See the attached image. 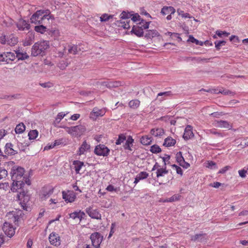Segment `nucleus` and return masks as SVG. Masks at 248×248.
<instances>
[{
  "instance_id": "obj_1",
  "label": "nucleus",
  "mask_w": 248,
  "mask_h": 248,
  "mask_svg": "<svg viewBox=\"0 0 248 248\" xmlns=\"http://www.w3.org/2000/svg\"><path fill=\"white\" fill-rule=\"evenodd\" d=\"M54 17L50 15L49 10H38L31 17V22L35 24H49V19L53 20Z\"/></svg>"
},
{
  "instance_id": "obj_2",
  "label": "nucleus",
  "mask_w": 248,
  "mask_h": 248,
  "mask_svg": "<svg viewBox=\"0 0 248 248\" xmlns=\"http://www.w3.org/2000/svg\"><path fill=\"white\" fill-rule=\"evenodd\" d=\"M49 46V42L47 41H41L35 43L31 48V56L36 57L39 55H43Z\"/></svg>"
},
{
  "instance_id": "obj_3",
  "label": "nucleus",
  "mask_w": 248,
  "mask_h": 248,
  "mask_svg": "<svg viewBox=\"0 0 248 248\" xmlns=\"http://www.w3.org/2000/svg\"><path fill=\"white\" fill-rule=\"evenodd\" d=\"M23 216L24 214L21 210L15 209V210L8 213L6 217L10 220V222H13L16 225H18L21 219H23Z\"/></svg>"
},
{
  "instance_id": "obj_4",
  "label": "nucleus",
  "mask_w": 248,
  "mask_h": 248,
  "mask_svg": "<svg viewBox=\"0 0 248 248\" xmlns=\"http://www.w3.org/2000/svg\"><path fill=\"white\" fill-rule=\"evenodd\" d=\"M63 127L67 133L74 136L80 135L85 130V127L81 125L71 127L63 126Z\"/></svg>"
},
{
  "instance_id": "obj_5",
  "label": "nucleus",
  "mask_w": 248,
  "mask_h": 248,
  "mask_svg": "<svg viewBox=\"0 0 248 248\" xmlns=\"http://www.w3.org/2000/svg\"><path fill=\"white\" fill-rule=\"evenodd\" d=\"M19 193L17 195V198L20 201V204L24 210L28 211L29 207L27 206V203L30 200L29 195L27 194V192L25 191H20Z\"/></svg>"
},
{
  "instance_id": "obj_6",
  "label": "nucleus",
  "mask_w": 248,
  "mask_h": 248,
  "mask_svg": "<svg viewBox=\"0 0 248 248\" xmlns=\"http://www.w3.org/2000/svg\"><path fill=\"white\" fill-rule=\"evenodd\" d=\"M24 171V168L16 166H14L12 169L11 172V179L13 181L15 182V181L17 180H22Z\"/></svg>"
},
{
  "instance_id": "obj_7",
  "label": "nucleus",
  "mask_w": 248,
  "mask_h": 248,
  "mask_svg": "<svg viewBox=\"0 0 248 248\" xmlns=\"http://www.w3.org/2000/svg\"><path fill=\"white\" fill-rule=\"evenodd\" d=\"M90 238L92 241V246L95 248H99L102 241L103 236L98 232H94L91 235Z\"/></svg>"
},
{
  "instance_id": "obj_8",
  "label": "nucleus",
  "mask_w": 248,
  "mask_h": 248,
  "mask_svg": "<svg viewBox=\"0 0 248 248\" xmlns=\"http://www.w3.org/2000/svg\"><path fill=\"white\" fill-rule=\"evenodd\" d=\"M109 153V149L104 144L97 145L94 149V153L100 156H106Z\"/></svg>"
},
{
  "instance_id": "obj_9",
  "label": "nucleus",
  "mask_w": 248,
  "mask_h": 248,
  "mask_svg": "<svg viewBox=\"0 0 248 248\" xmlns=\"http://www.w3.org/2000/svg\"><path fill=\"white\" fill-rule=\"evenodd\" d=\"M2 230L5 234L8 237H12L15 233V229L12 224L8 222H5L2 227Z\"/></svg>"
},
{
  "instance_id": "obj_10",
  "label": "nucleus",
  "mask_w": 248,
  "mask_h": 248,
  "mask_svg": "<svg viewBox=\"0 0 248 248\" xmlns=\"http://www.w3.org/2000/svg\"><path fill=\"white\" fill-rule=\"evenodd\" d=\"M16 26L18 30L21 31L29 30L31 28L29 22L23 19H20L16 23Z\"/></svg>"
},
{
  "instance_id": "obj_11",
  "label": "nucleus",
  "mask_w": 248,
  "mask_h": 248,
  "mask_svg": "<svg viewBox=\"0 0 248 248\" xmlns=\"http://www.w3.org/2000/svg\"><path fill=\"white\" fill-rule=\"evenodd\" d=\"M24 178H23L22 180H17L16 181H15V182L13 181L11 189V190L14 192L17 191V189H20V191H24L23 189L24 186Z\"/></svg>"
},
{
  "instance_id": "obj_12",
  "label": "nucleus",
  "mask_w": 248,
  "mask_h": 248,
  "mask_svg": "<svg viewBox=\"0 0 248 248\" xmlns=\"http://www.w3.org/2000/svg\"><path fill=\"white\" fill-rule=\"evenodd\" d=\"M213 124L215 126L221 128H227L230 129L232 128V124L226 121L216 120L214 122Z\"/></svg>"
},
{
  "instance_id": "obj_13",
  "label": "nucleus",
  "mask_w": 248,
  "mask_h": 248,
  "mask_svg": "<svg viewBox=\"0 0 248 248\" xmlns=\"http://www.w3.org/2000/svg\"><path fill=\"white\" fill-rule=\"evenodd\" d=\"M86 212L92 218L96 219H101V215L97 209H94L93 208L89 207L86 209Z\"/></svg>"
},
{
  "instance_id": "obj_14",
  "label": "nucleus",
  "mask_w": 248,
  "mask_h": 248,
  "mask_svg": "<svg viewBox=\"0 0 248 248\" xmlns=\"http://www.w3.org/2000/svg\"><path fill=\"white\" fill-rule=\"evenodd\" d=\"M105 112L104 109H98L97 108H94L90 113V117L93 119H96L98 117L104 116Z\"/></svg>"
},
{
  "instance_id": "obj_15",
  "label": "nucleus",
  "mask_w": 248,
  "mask_h": 248,
  "mask_svg": "<svg viewBox=\"0 0 248 248\" xmlns=\"http://www.w3.org/2000/svg\"><path fill=\"white\" fill-rule=\"evenodd\" d=\"M85 216V213L83 212H74L69 214L70 218H71L76 220L78 223H80L81 220Z\"/></svg>"
},
{
  "instance_id": "obj_16",
  "label": "nucleus",
  "mask_w": 248,
  "mask_h": 248,
  "mask_svg": "<svg viewBox=\"0 0 248 248\" xmlns=\"http://www.w3.org/2000/svg\"><path fill=\"white\" fill-rule=\"evenodd\" d=\"M176 158L177 162L183 168L186 169L189 167V164L185 161V159L182 156V154L181 152H179L176 154Z\"/></svg>"
},
{
  "instance_id": "obj_17",
  "label": "nucleus",
  "mask_w": 248,
  "mask_h": 248,
  "mask_svg": "<svg viewBox=\"0 0 248 248\" xmlns=\"http://www.w3.org/2000/svg\"><path fill=\"white\" fill-rule=\"evenodd\" d=\"M62 198L65 202H72L74 201L76 196L73 192L69 191L67 192L62 191Z\"/></svg>"
},
{
  "instance_id": "obj_18",
  "label": "nucleus",
  "mask_w": 248,
  "mask_h": 248,
  "mask_svg": "<svg viewBox=\"0 0 248 248\" xmlns=\"http://www.w3.org/2000/svg\"><path fill=\"white\" fill-rule=\"evenodd\" d=\"M49 241L51 244L55 246L60 245V237L56 233L52 232L49 236Z\"/></svg>"
},
{
  "instance_id": "obj_19",
  "label": "nucleus",
  "mask_w": 248,
  "mask_h": 248,
  "mask_svg": "<svg viewBox=\"0 0 248 248\" xmlns=\"http://www.w3.org/2000/svg\"><path fill=\"white\" fill-rule=\"evenodd\" d=\"M18 42V38L14 34H11L7 37V44L10 46H14Z\"/></svg>"
},
{
  "instance_id": "obj_20",
  "label": "nucleus",
  "mask_w": 248,
  "mask_h": 248,
  "mask_svg": "<svg viewBox=\"0 0 248 248\" xmlns=\"http://www.w3.org/2000/svg\"><path fill=\"white\" fill-rule=\"evenodd\" d=\"M194 134L192 130V126L188 125L185 128V132L183 135V138L185 140H188L193 137Z\"/></svg>"
},
{
  "instance_id": "obj_21",
  "label": "nucleus",
  "mask_w": 248,
  "mask_h": 248,
  "mask_svg": "<svg viewBox=\"0 0 248 248\" xmlns=\"http://www.w3.org/2000/svg\"><path fill=\"white\" fill-rule=\"evenodd\" d=\"M13 145L11 143H7L6 144L5 146L4 153L6 155H15L16 152L13 148Z\"/></svg>"
},
{
  "instance_id": "obj_22",
  "label": "nucleus",
  "mask_w": 248,
  "mask_h": 248,
  "mask_svg": "<svg viewBox=\"0 0 248 248\" xmlns=\"http://www.w3.org/2000/svg\"><path fill=\"white\" fill-rule=\"evenodd\" d=\"M206 234L199 233L191 236V240L193 241L203 242L206 240Z\"/></svg>"
},
{
  "instance_id": "obj_23",
  "label": "nucleus",
  "mask_w": 248,
  "mask_h": 248,
  "mask_svg": "<svg viewBox=\"0 0 248 248\" xmlns=\"http://www.w3.org/2000/svg\"><path fill=\"white\" fill-rule=\"evenodd\" d=\"M67 52L66 51L67 54H73L76 55L80 50L78 47L74 45H68L67 46Z\"/></svg>"
},
{
  "instance_id": "obj_24",
  "label": "nucleus",
  "mask_w": 248,
  "mask_h": 248,
  "mask_svg": "<svg viewBox=\"0 0 248 248\" xmlns=\"http://www.w3.org/2000/svg\"><path fill=\"white\" fill-rule=\"evenodd\" d=\"M34 34L32 32H29L27 34V37L24 42V45L30 46L31 45L34 41Z\"/></svg>"
},
{
  "instance_id": "obj_25",
  "label": "nucleus",
  "mask_w": 248,
  "mask_h": 248,
  "mask_svg": "<svg viewBox=\"0 0 248 248\" xmlns=\"http://www.w3.org/2000/svg\"><path fill=\"white\" fill-rule=\"evenodd\" d=\"M131 32L134 33L138 37H142L144 35V32L143 31H142V27H140V26H133Z\"/></svg>"
},
{
  "instance_id": "obj_26",
  "label": "nucleus",
  "mask_w": 248,
  "mask_h": 248,
  "mask_svg": "<svg viewBox=\"0 0 248 248\" xmlns=\"http://www.w3.org/2000/svg\"><path fill=\"white\" fill-rule=\"evenodd\" d=\"M159 32L155 30H147L145 34V37L147 39H152L155 37L158 36Z\"/></svg>"
},
{
  "instance_id": "obj_27",
  "label": "nucleus",
  "mask_w": 248,
  "mask_h": 248,
  "mask_svg": "<svg viewBox=\"0 0 248 248\" xmlns=\"http://www.w3.org/2000/svg\"><path fill=\"white\" fill-rule=\"evenodd\" d=\"M175 12V9L171 6L164 7L161 9V13L163 15H172Z\"/></svg>"
},
{
  "instance_id": "obj_28",
  "label": "nucleus",
  "mask_w": 248,
  "mask_h": 248,
  "mask_svg": "<svg viewBox=\"0 0 248 248\" xmlns=\"http://www.w3.org/2000/svg\"><path fill=\"white\" fill-rule=\"evenodd\" d=\"M150 133L155 137H160L164 134V130L161 128H155L151 130Z\"/></svg>"
},
{
  "instance_id": "obj_29",
  "label": "nucleus",
  "mask_w": 248,
  "mask_h": 248,
  "mask_svg": "<svg viewBox=\"0 0 248 248\" xmlns=\"http://www.w3.org/2000/svg\"><path fill=\"white\" fill-rule=\"evenodd\" d=\"M125 142L124 145V149H127L129 150H131V147L133 145V142L134 141V140L133 139L131 136H129L126 140H125Z\"/></svg>"
},
{
  "instance_id": "obj_30",
  "label": "nucleus",
  "mask_w": 248,
  "mask_h": 248,
  "mask_svg": "<svg viewBox=\"0 0 248 248\" xmlns=\"http://www.w3.org/2000/svg\"><path fill=\"white\" fill-rule=\"evenodd\" d=\"M16 57L18 60H24L29 58V55L26 52H23L19 50L15 51Z\"/></svg>"
},
{
  "instance_id": "obj_31",
  "label": "nucleus",
  "mask_w": 248,
  "mask_h": 248,
  "mask_svg": "<svg viewBox=\"0 0 248 248\" xmlns=\"http://www.w3.org/2000/svg\"><path fill=\"white\" fill-rule=\"evenodd\" d=\"M73 164L74 165V169L77 173H79L82 166H84V163L78 160L73 161Z\"/></svg>"
},
{
  "instance_id": "obj_32",
  "label": "nucleus",
  "mask_w": 248,
  "mask_h": 248,
  "mask_svg": "<svg viewBox=\"0 0 248 248\" xmlns=\"http://www.w3.org/2000/svg\"><path fill=\"white\" fill-rule=\"evenodd\" d=\"M176 143V140L171 137L166 138L163 143V145L166 147H170L174 145Z\"/></svg>"
},
{
  "instance_id": "obj_33",
  "label": "nucleus",
  "mask_w": 248,
  "mask_h": 248,
  "mask_svg": "<svg viewBox=\"0 0 248 248\" xmlns=\"http://www.w3.org/2000/svg\"><path fill=\"white\" fill-rule=\"evenodd\" d=\"M90 148V145L84 141L79 149V155L83 154L84 152Z\"/></svg>"
},
{
  "instance_id": "obj_34",
  "label": "nucleus",
  "mask_w": 248,
  "mask_h": 248,
  "mask_svg": "<svg viewBox=\"0 0 248 248\" xmlns=\"http://www.w3.org/2000/svg\"><path fill=\"white\" fill-rule=\"evenodd\" d=\"M39 25L36 26L34 27V30L40 33H44L46 31V27L43 24H38Z\"/></svg>"
},
{
  "instance_id": "obj_35",
  "label": "nucleus",
  "mask_w": 248,
  "mask_h": 248,
  "mask_svg": "<svg viewBox=\"0 0 248 248\" xmlns=\"http://www.w3.org/2000/svg\"><path fill=\"white\" fill-rule=\"evenodd\" d=\"M15 132L16 134H20L25 130V126L23 123H20L15 128Z\"/></svg>"
},
{
  "instance_id": "obj_36",
  "label": "nucleus",
  "mask_w": 248,
  "mask_h": 248,
  "mask_svg": "<svg viewBox=\"0 0 248 248\" xmlns=\"http://www.w3.org/2000/svg\"><path fill=\"white\" fill-rule=\"evenodd\" d=\"M152 142L151 137H149L147 136H142L140 139V142L143 145H149Z\"/></svg>"
},
{
  "instance_id": "obj_37",
  "label": "nucleus",
  "mask_w": 248,
  "mask_h": 248,
  "mask_svg": "<svg viewBox=\"0 0 248 248\" xmlns=\"http://www.w3.org/2000/svg\"><path fill=\"white\" fill-rule=\"evenodd\" d=\"M105 83L106 86L109 88L117 87L121 85L119 81H108V82H105Z\"/></svg>"
},
{
  "instance_id": "obj_38",
  "label": "nucleus",
  "mask_w": 248,
  "mask_h": 248,
  "mask_svg": "<svg viewBox=\"0 0 248 248\" xmlns=\"http://www.w3.org/2000/svg\"><path fill=\"white\" fill-rule=\"evenodd\" d=\"M168 173V170L165 168H159L157 169L156 171V177L159 178V177L163 176L165 174Z\"/></svg>"
},
{
  "instance_id": "obj_39",
  "label": "nucleus",
  "mask_w": 248,
  "mask_h": 248,
  "mask_svg": "<svg viewBox=\"0 0 248 248\" xmlns=\"http://www.w3.org/2000/svg\"><path fill=\"white\" fill-rule=\"evenodd\" d=\"M5 55V57L6 58L7 63H9V61H14L16 57V55H15L14 53L11 52H7Z\"/></svg>"
},
{
  "instance_id": "obj_40",
  "label": "nucleus",
  "mask_w": 248,
  "mask_h": 248,
  "mask_svg": "<svg viewBox=\"0 0 248 248\" xmlns=\"http://www.w3.org/2000/svg\"><path fill=\"white\" fill-rule=\"evenodd\" d=\"M140 104V101L138 99L132 100L129 103V106L130 108H137Z\"/></svg>"
},
{
  "instance_id": "obj_41",
  "label": "nucleus",
  "mask_w": 248,
  "mask_h": 248,
  "mask_svg": "<svg viewBox=\"0 0 248 248\" xmlns=\"http://www.w3.org/2000/svg\"><path fill=\"white\" fill-rule=\"evenodd\" d=\"M151 22H147L143 19H141V21L139 23L140 27H142V31L146 30L149 28V24Z\"/></svg>"
},
{
  "instance_id": "obj_42",
  "label": "nucleus",
  "mask_w": 248,
  "mask_h": 248,
  "mask_svg": "<svg viewBox=\"0 0 248 248\" xmlns=\"http://www.w3.org/2000/svg\"><path fill=\"white\" fill-rule=\"evenodd\" d=\"M38 132L36 130H32L30 131L28 133V136L30 140H34L38 136Z\"/></svg>"
},
{
  "instance_id": "obj_43",
  "label": "nucleus",
  "mask_w": 248,
  "mask_h": 248,
  "mask_svg": "<svg viewBox=\"0 0 248 248\" xmlns=\"http://www.w3.org/2000/svg\"><path fill=\"white\" fill-rule=\"evenodd\" d=\"M113 16V15H108L107 14H104L100 16V20L101 22H106L112 18Z\"/></svg>"
},
{
  "instance_id": "obj_44",
  "label": "nucleus",
  "mask_w": 248,
  "mask_h": 248,
  "mask_svg": "<svg viewBox=\"0 0 248 248\" xmlns=\"http://www.w3.org/2000/svg\"><path fill=\"white\" fill-rule=\"evenodd\" d=\"M126 137L124 134H120L119 135L118 139L117 140L115 143L116 145H120L126 140Z\"/></svg>"
},
{
  "instance_id": "obj_45",
  "label": "nucleus",
  "mask_w": 248,
  "mask_h": 248,
  "mask_svg": "<svg viewBox=\"0 0 248 248\" xmlns=\"http://www.w3.org/2000/svg\"><path fill=\"white\" fill-rule=\"evenodd\" d=\"M121 18L122 20H129L131 17L132 15L129 13H126V12H123L120 15Z\"/></svg>"
},
{
  "instance_id": "obj_46",
  "label": "nucleus",
  "mask_w": 248,
  "mask_h": 248,
  "mask_svg": "<svg viewBox=\"0 0 248 248\" xmlns=\"http://www.w3.org/2000/svg\"><path fill=\"white\" fill-rule=\"evenodd\" d=\"M150 151L153 153H158L161 151V148L157 145H154L151 147Z\"/></svg>"
},
{
  "instance_id": "obj_47",
  "label": "nucleus",
  "mask_w": 248,
  "mask_h": 248,
  "mask_svg": "<svg viewBox=\"0 0 248 248\" xmlns=\"http://www.w3.org/2000/svg\"><path fill=\"white\" fill-rule=\"evenodd\" d=\"M215 93H221L224 95H233L234 94V93L233 92H232L229 90H220L218 92H216V90L215 91Z\"/></svg>"
},
{
  "instance_id": "obj_48",
  "label": "nucleus",
  "mask_w": 248,
  "mask_h": 248,
  "mask_svg": "<svg viewBox=\"0 0 248 248\" xmlns=\"http://www.w3.org/2000/svg\"><path fill=\"white\" fill-rule=\"evenodd\" d=\"M206 167L210 169H217V168L216 163L212 161H208L206 163Z\"/></svg>"
},
{
  "instance_id": "obj_49",
  "label": "nucleus",
  "mask_w": 248,
  "mask_h": 248,
  "mask_svg": "<svg viewBox=\"0 0 248 248\" xmlns=\"http://www.w3.org/2000/svg\"><path fill=\"white\" fill-rule=\"evenodd\" d=\"M190 60L192 61H196L197 62H208L209 59L207 58H202L201 57H191Z\"/></svg>"
},
{
  "instance_id": "obj_50",
  "label": "nucleus",
  "mask_w": 248,
  "mask_h": 248,
  "mask_svg": "<svg viewBox=\"0 0 248 248\" xmlns=\"http://www.w3.org/2000/svg\"><path fill=\"white\" fill-rule=\"evenodd\" d=\"M148 175H149L148 173H147L146 172L142 171V172H140V173H139L137 175V176L139 177V179H140L141 180H143V179H144L147 178Z\"/></svg>"
},
{
  "instance_id": "obj_51",
  "label": "nucleus",
  "mask_w": 248,
  "mask_h": 248,
  "mask_svg": "<svg viewBox=\"0 0 248 248\" xmlns=\"http://www.w3.org/2000/svg\"><path fill=\"white\" fill-rule=\"evenodd\" d=\"M179 198V196L178 195H174L171 197L167 199L164 201L165 202H173L174 201H176L178 200Z\"/></svg>"
},
{
  "instance_id": "obj_52",
  "label": "nucleus",
  "mask_w": 248,
  "mask_h": 248,
  "mask_svg": "<svg viewBox=\"0 0 248 248\" xmlns=\"http://www.w3.org/2000/svg\"><path fill=\"white\" fill-rule=\"evenodd\" d=\"M7 171L5 169L0 168V180L7 176Z\"/></svg>"
},
{
  "instance_id": "obj_53",
  "label": "nucleus",
  "mask_w": 248,
  "mask_h": 248,
  "mask_svg": "<svg viewBox=\"0 0 248 248\" xmlns=\"http://www.w3.org/2000/svg\"><path fill=\"white\" fill-rule=\"evenodd\" d=\"M177 13L179 15H181L182 17L185 18H190V16L188 13H184V12L180 9L177 10Z\"/></svg>"
},
{
  "instance_id": "obj_54",
  "label": "nucleus",
  "mask_w": 248,
  "mask_h": 248,
  "mask_svg": "<svg viewBox=\"0 0 248 248\" xmlns=\"http://www.w3.org/2000/svg\"><path fill=\"white\" fill-rule=\"evenodd\" d=\"M215 44L216 48L219 50L220 48V46L225 45L226 42L224 41H220L218 42L216 41Z\"/></svg>"
},
{
  "instance_id": "obj_55",
  "label": "nucleus",
  "mask_w": 248,
  "mask_h": 248,
  "mask_svg": "<svg viewBox=\"0 0 248 248\" xmlns=\"http://www.w3.org/2000/svg\"><path fill=\"white\" fill-rule=\"evenodd\" d=\"M130 22V20H126V21H121V23L122 24V27H123L124 29H129L130 28V24L129 23Z\"/></svg>"
},
{
  "instance_id": "obj_56",
  "label": "nucleus",
  "mask_w": 248,
  "mask_h": 248,
  "mask_svg": "<svg viewBox=\"0 0 248 248\" xmlns=\"http://www.w3.org/2000/svg\"><path fill=\"white\" fill-rule=\"evenodd\" d=\"M210 134L216 135L217 136L219 137H223L224 135L222 133L218 132L216 129H211L209 131Z\"/></svg>"
},
{
  "instance_id": "obj_57",
  "label": "nucleus",
  "mask_w": 248,
  "mask_h": 248,
  "mask_svg": "<svg viewBox=\"0 0 248 248\" xmlns=\"http://www.w3.org/2000/svg\"><path fill=\"white\" fill-rule=\"evenodd\" d=\"M172 168H174L175 169L177 173L181 175V176H182L183 170L180 167L175 164L172 165Z\"/></svg>"
},
{
  "instance_id": "obj_58",
  "label": "nucleus",
  "mask_w": 248,
  "mask_h": 248,
  "mask_svg": "<svg viewBox=\"0 0 248 248\" xmlns=\"http://www.w3.org/2000/svg\"><path fill=\"white\" fill-rule=\"evenodd\" d=\"M65 116V114L62 112L59 113L56 118V121H57L58 123H59Z\"/></svg>"
},
{
  "instance_id": "obj_59",
  "label": "nucleus",
  "mask_w": 248,
  "mask_h": 248,
  "mask_svg": "<svg viewBox=\"0 0 248 248\" xmlns=\"http://www.w3.org/2000/svg\"><path fill=\"white\" fill-rule=\"evenodd\" d=\"M237 143L238 144V146H241L242 148H244L248 146V141H247V139L243 140L240 143L239 141H237Z\"/></svg>"
},
{
  "instance_id": "obj_60",
  "label": "nucleus",
  "mask_w": 248,
  "mask_h": 248,
  "mask_svg": "<svg viewBox=\"0 0 248 248\" xmlns=\"http://www.w3.org/2000/svg\"><path fill=\"white\" fill-rule=\"evenodd\" d=\"M9 187L8 183H2L0 184V189H3L6 190Z\"/></svg>"
},
{
  "instance_id": "obj_61",
  "label": "nucleus",
  "mask_w": 248,
  "mask_h": 248,
  "mask_svg": "<svg viewBox=\"0 0 248 248\" xmlns=\"http://www.w3.org/2000/svg\"><path fill=\"white\" fill-rule=\"evenodd\" d=\"M0 43L3 45L7 44V37L5 35L0 36Z\"/></svg>"
},
{
  "instance_id": "obj_62",
  "label": "nucleus",
  "mask_w": 248,
  "mask_h": 248,
  "mask_svg": "<svg viewBox=\"0 0 248 248\" xmlns=\"http://www.w3.org/2000/svg\"><path fill=\"white\" fill-rule=\"evenodd\" d=\"M188 41L190 42L193 43H195L196 45L199 44V40L195 39L192 35H190L189 36V39H188Z\"/></svg>"
},
{
  "instance_id": "obj_63",
  "label": "nucleus",
  "mask_w": 248,
  "mask_h": 248,
  "mask_svg": "<svg viewBox=\"0 0 248 248\" xmlns=\"http://www.w3.org/2000/svg\"><path fill=\"white\" fill-rule=\"evenodd\" d=\"M230 168V167L229 166H226L220 170L218 171V173L223 174L225 173Z\"/></svg>"
},
{
  "instance_id": "obj_64",
  "label": "nucleus",
  "mask_w": 248,
  "mask_h": 248,
  "mask_svg": "<svg viewBox=\"0 0 248 248\" xmlns=\"http://www.w3.org/2000/svg\"><path fill=\"white\" fill-rule=\"evenodd\" d=\"M131 20L134 22L140 21V16L138 14H135L131 18Z\"/></svg>"
}]
</instances>
